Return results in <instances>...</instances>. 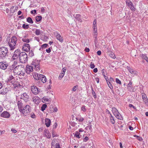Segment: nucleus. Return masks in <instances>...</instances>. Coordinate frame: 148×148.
<instances>
[{
  "label": "nucleus",
  "instance_id": "obj_1",
  "mask_svg": "<svg viewBox=\"0 0 148 148\" xmlns=\"http://www.w3.org/2000/svg\"><path fill=\"white\" fill-rule=\"evenodd\" d=\"M13 72L14 73L20 75H23L25 74V70L22 65H18L14 68Z\"/></svg>",
  "mask_w": 148,
  "mask_h": 148
},
{
  "label": "nucleus",
  "instance_id": "obj_2",
  "mask_svg": "<svg viewBox=\"0 0 148 148\" xmlns=\"http://www.w3.org/2000/svg\"><path fill=\"white\" fill-rule=\"evenodd\" d=\"M8 49L5 47H0V58L3 59L8 56Z\"/></svg>",
  "mask_w": 148,
  "mask_h": 148
},
{
  "label": "nucleus",
  "instance_id": "obj_3",
  "mask_svg": "<svg viewBox=\"0 0 148 148\" xmlns=\"http://www.w3.org/2000/svg\"><path fill=\"white\" fill-rule=\"evenodd\" d=\"M19 61L23 63H26L27 61V56L26 53L24 52H21L19 58Z\"/></svg>",
  "mask_w": 148,
  "mask_h": 148
},
{
  "label": "nucleus",
  "instance_id": "obj_4",
  "mask_svg": "<svg viewBox=\"0 0 148 148\" xmlns=\"http://www.w3.org/2000/svg\"><path fill=\"white\" fill-rule=\"evenodd\" d=\"M22 110H23V112H20L24 116H26L28 113L30 112L31 110L30 107L29 105H26L25 107L22 108Z\"/></svg>",
  "mask_w": 148,
  "mask_h": 148
},
{
  "label": "nucleus",
  "instance_id": "obj_5",
  "mask_svg": "<svg viewBox=\"0 0 148 148\" xmlns=\"http://www.w3.org/2000/svg\"><path fill=\"white\" fill-rule=\"evenodd\" d=\"M39 64V61L36 60H34L32 63L33 66L34 67L35 70L36 71H39L40 69Z\"/></svg>",
  "mask_w": 148,
  "mask_h": 148
},
{
  "label": "nucleus",
  "instance_id": "obj_6",
  "mask_svg": "<svg viewBox=\"0 0 148 148\" xmlns=\"http://www.w3.org/2000/svg\"><path fill=\"white\" fill-rule=\"evenodd\" d=\"M21 52L19 49H17L14 52V54L12 56V59L14 60L18 58V57L19 58Z\"/></svg>",
  "mask_w": 148,
  "mask_h": 148
},
{
  "label": "nucleus",
  "instance_id": "obj_7",
  "mask_svg": "<svg viewBox=\"0 0 148 148\" xmlns=\"http://www.w3.org/2000/svg\"><path fill=\"white\" fill-rule=\"evenodd\" d=\"M21 99H23L25 102L29 101V97L27 93L25 92L21 94Z\"/></svg>",
  "mask_w": 148,
  "mask_h": 148
},
{
  "label": "nucleus",
  "instance_id": "obj_8",
  "mask_svg": "<svg viewBox=\"0 0 148 148\" xmlns=\"http://www.w3.org/2000/svg\"><path fill=\"white\" fill-rule=\"evenodd\" d=\"M8 65L5 62H0V68L5 70L7 69Z\"/></svg>",
  "mask_w": 148,
  "mask_h": 148
},
{
  "label": "nucleus",
  "instance_id": "obj_9",
  "mask_svg": "<svg viewBox=\"0 0 148 148\" xmlns=\"http://www.w3.org/2000/svg\"><path fill=\"white\" fill-rule=\"evenodd\" d=\"M17 106L19 111L20 112H23V110L22 109L23 108L24 106L23 103H22V101L21 100L18 101L17 102Z\"/></svg>",
  "mask_w": 148,
  "mask_h": 148
},
{
  "label": "nucleus",
  "instance_id": "obj_10",
  "mask_svg": "<svg viewBox=\"0 0 148 148\" xmlns=\"http://www.w3.org/2000/svg\"><path fill=\"white\" fill-rule=\"evenodd\" d=\"M54 34L56 36L57 39L59 41L61 42L63 41V40L62 38V37L60 34L58 33V32H56L54 33Z\"/></svg>",
  "mask_w": 148,
  "mask_h": 148
},
{
  "label": "nucleus",
  "instance_id": "obj_11",
  "mask_svg": "<svg viewBox=\"0 0 148 148\" xmlns=\"http://www.w3.org/2000/svg\"><path fill=\"white\" fill-rule=\"evenodd\" d=\"M126 4L132 10H135V8L131 1H126Z\"/></svg>",
  "mask_w": 148,
  "mask_h": 148
},
{
  "label": "nucleus",
  "instance_id": "obj_12",
  "mask_svg": "<svg viewBox=\"0 0 148 148\" xmlns=\"http://www.w3.org/2000/svg\"><path fill=\"white\" fill-rule=\"evenodd\" d=\"M1 116L3 117L8 118L10 116L9 113L7 111L3 112L1 115Z\"/></svg>",
  "mask_w": 148,
  "mask_h": 148
},
{
  "label": "nucleus",
  "instance_id": "obj_13",
  "mask_svg": "<svg viewBox=\"0 0 148 148\" xmlns=\"http://www.w3.org/2000/svg\"><path fill=\"white\" fill-rule=\"evenodd\" d=\"M31 90L33 93L35 95L38 94L39 92L38 88L35 86H33L32 87Z\"/></svg>",
  "mask_w": 148,
  "mask_h": 148
},
{
  "label": "nucleus",
  "instance_id": "obj_14",
  "mask_svg": "<svg viewBox=\"0 0 148 148\" xmlns=\"http://www.w3.org/2000/svg\"><path fill=\"white\" fill-rule=\"evenodd\" d=\"M8 45L10 48V50H13L16 47V44L11 41L8 42Z\"/></svg>",
  "mask_w": 148,
  "mask_h": 148
},
{
  "label": "nucleus",
  "instance_id": "obj_15",
  "mask_svg": "<svg viewBox=\"0 0 148 148\" xmlns=\"http://www.w3.org/2000/svg\"><path fill=\"white\" fill-rule=\"evenodd\" d=\"M127 68L128 71L131 74L134 75H136L137 74V72L136 71L134 70L129 66H127Z\"/></svg>",
  "mask_w": 148,
  "mask_h": 148
},
{
  "label": "nucleus",
  "instance_id": "obj_16",
  "mask_svg": "<svg viewBox=\"0 0 148 148\" xmlns=\"http://www.w3.org/2000/svg\"><path fill=\"white\" fill-rule=\"evenodd\" d=\"M23 49L25 51H29L30 49V47L29 44L25 43L23 46Z\"/></svg>",
  "mask_w": 148,
  "mask_h": 148
},
{
  "label": "nucleus",
  "instance_id": "obj_17",
  "mask_svg": "<svg viewBox=\"0 0 148 148\" xmlns=\"http://www.w3.org/2000/svg\"><path fill=\"white\" fill-rule=\"evenodd\" d=\"M33 66L27 65L26 66V71L27 73L29 74L30 72H32L33 71Z\"/></svg>",
  "mask_w": 148,
  "mask_h": 148
},
{
  "label": "nucleus",
  "instance_id": "obj_18",
  "mask_svg": "<svg viewBox=\"0 0 148 148\" xmlns=\"http://www.w3.org/2000/svg\"><path fill=\"white\" fill-rule=\"evenodd\" d=\"M142 98L143 99V101L147 105H148V101L146 95L145 94H143L142 95Z\"/></svg>",
  "mask_w": 148,
  "mask_h": 148
},
{
  "label": "nucleus",
  "instance_id": "obj_19",
  "mask_svg": "<svg viewBox=\"0 0 148 148\" xmlns=\"http://www.w3.org/2000/svg\"><path fill=\"white\" fill-rule=\"evenodd\" d=\"M40 80L43 83H45L46 81V78L45 76L42 75L40 74Z\"/></svg>",
  "mask_w": 148,
  "mask_h": 148
},
{
  "label": "nucleus",
  "instance_id": "obj_20",
  "mask_svg": "<svg viewBox=\"0 0 148 148\" xmlns=\"http://www.w3.org/2000/svg\"><path fill=\"white\" fill-rule=\"evenodd\" d=\"M51 121L50 119L48 118H46L45 120V123L47 127H49L50 125Z\"/></svg>",
  "mask_w": 148,
  "mask_h": 148
},
{
  "label": "nucleus",
  "instance_id": "obj_21",
  "mask_svg": "<svg viewBox=\"0 0 148 148\" xmlns=\"http://www.w3.org/2000/svg\"><path fill=\"white\" fill-rule=\"evenodd\" d=\"M8 88H7L3 89L0 91V94L1 95H5L6 94L8 91Z\"/></svg>",
  "mask_w": 148,
  "mask_h": 148
},
{
  "label": "nucleus",
  "instance_id": "obj_22",
  "mask_svg": "<svg viewBox=\"0 0 148 148\" xmlns=\"http://www.w3.org/2000/svg\"><path fill=\"white\" fill-rule=\"evenodd\" d=\"M101 72L103 75L104 77L106 82L109 80V79L107 77H106L105 75V73H106V71L104 69H102L101 71Z\"/></svg>",
  "mask_w": 148,
  "mask_h": 148
},
{
  "label": "nucleus",
  "instance_id": "obj_23",
  "mask_svg": "<svg viewBox=\"0 0 148 148\" xmlns=\"http://www.w3.org/2000/svg\"><path fill=\"white\" fill-rule=\"evenodd\" d=\"M17 40V39L16 37L15 36H13L11 38V40L10 41L16 44Z\"/></svg>",
  "mask_w": 148,
  "mask_h": 148
},
{
  "label": "nucleus",
  "instance_id": "obj_24",
  "mask_svg": "<svg viewBox=\"0 0 148 148\" xmlns=\"http://www.w3.org/2000/svg\"><path fill=\"white\" fill-rule=\"evenodd\" d=\"M74 16L75 17V18L77 19L78 21H79L80 22H82V20L80 18L81 15L79 14H77L75 16Z\"/></svg>",
  "mask_w": 148,
  "mask_h": 148
},
{
  "label": "nucleus",
  "instance_id": "obj_25",
  "mask_svg": "<svg viewBox=\"0 0 148 148\" xmlns=\"http://www.w3.org/2000/svg\"><path fill=\"white\" fill-rule=\"evenodd\" d=\"M112 111L114 115L119 112L114 107L112 108Z\"/></svg>",
  "mask_w": 148,
  "mask_h": 148
},
{
  "label": "nucleus",
  "instance_id": "obj_26",
  "mask_svg": "<svg viewBox=\"0 0 148 148\" xmlns=\"http://www.w3.org/2000/svg\"><path fill=\"white\" fill-rule=\"evenodd\" d=\"M22 38V40L24 42L28 43L29 42L30 40L28 38H26V36H23Z\"/></svg>",
  "mask_w": 148,
  "mask_h": 148
},
{
  "label": "nucleus",
  "instance_id": "obj_27",
  "mask_svg": "<svg viewBox=\"0 0 148 148\" xmlns=\"http://www.w3.org/2000/svg\"><path fill=\"white\" fill-rule=\"evenodd\" d=\"M40 75H38L37 73H36L33 75V77L34 79H35L37 81L40 80Z\"/></svg>",
  "mask_w": 148,
  "mask_h": 148
},
{
  "label": "nucleus",
  "instance_id": "obj_28",
  "mask_svg": "<svg viewBox=\"0 0 148 148\" xmlns=\"http://www.w3.org/2000/svg\"><path fill=\"white\" fill-rule=\"evenodd\" d=\"M114 116L117 119H119L121 120L122 119L121 115L119 112L116 114V115H114Z\"/></svg>",
  "mask_w": 148,
  "mask_h": 148
},
{
  "label": "nucleus",
  "instance_id": "obj_29",
  "mask_svg": "<svg viewBox=\"0 0 148 148\" xmlns=\"http://www.w3.org/2000/svg\"><path fill=\"white\" fill-rule=\"evenodd\" d=\"M8 82H12V80H14V78L12 75H11L8 78Z\"/></svg>",
  "mask_w": 148,
  "mask_h": 148
},
{
  "label": "nucleus",
  "instance_id": "obj_30",
  "mask_svg": "<svg viewBox=\"0 0 148 148\" xmlns=\"http://www.w3.org/2000/svg\"><path fill=\"white\" fill-rule=\"evenodd\" d=\"M17 64V61H14L13 64H12V65L11 66L10 68V69L11 70H14V68L15 67V66H16V65Z\"/></svg>",
  "mask_w": 148,
  "mask_h": 148
},
{
  "label": "nucleus",
  "instance_id": "obj_31",
  "mask_svg": "<svg viewBox=\"0 0 148 148\" xmlns=\"http://www.w3.org/2000/svg\"><path fill=\"white\" fill-rule=\"evenodd\" d=\"M132 83L131 82V80L130 81L129 83L127 84V89H128L129 90L130 89H132Z\"/></svg>",
  "mask_w": 148,
  "mask_h": 148
},
{
  "label": "nucleus",
  "instance_id": "obj_32",
  "mask_svg": "<svg viewBox=\"0 0 148 148\" xmlns=\"http://www.w3.org/2000/svg\"><path fill=\"white\" fill-rule=\"evenodd\" d=\"M42 32V31H40V30L36 29L35 33L37 35H39Z\"/></svg>",
  "mask_w": 148,
  "mask_h": 148
},
{
  "label": "nucleus",
  "instance_id": "obj_33",
  "mask_svg": "<svg viewBox=\"0 0 148 148\" xmlns=\"http://www.w3.org/2000/svg\"><path fill=\"white\" fill-rule=\"evenodd\" d=\"M17 8V7L15 6H12L10 10V12L12 13H14L15 12V10H16V8Z\"/></svg>",
  "mask_w": 148,
  "mask_h": 148
},
{
  "label": "nucleus",
  "instance_id": "obj_34",
  "mask_svg": "<svg viewBox=\"0 0 148 148\" xmlns=\"http://www.w3.org/2000/svg\"><path fill=\"white\" fill-rule=\"evenodd\" d=\"M93 27L94 30H95V29L97 28V21L96 19H95L94 21Z\"/></svg>",
  "mask_w": 148,
  "mask_h": 148
},
{
  "label": "nucleus",
  "instance_id": "obj_35",
  "mask_svg": "<svg viewBox=\"0 0 148 148\" xmlns=\"http://www.w3.org/2000/svg\"><path fill=\"white\" fill-rule=\"evenodd\" d=\"M141 57L143 59L145 60L147 62H148V58L146 55L142 54Z\"/></svg>",
  "mask_w": 148,
  "mask_h": 148
},
{
  "label": "nucleus",
  "instance_id": "obj_36",
  "mask_svg": "<svg viewBox=\"0 0 148 148\" xmlns=\"http://www.w3.org/2000/svg\"><path fill=\"white\" fill-rule=\"evenodd\" d=\"M27 21L30 23L32 24L33 23V21L31 17H28L27 18Z\"/></svg>",
  "mask_w": 148,
  "mask_h": 148
},
{
  "label": "nucleus",
  "instance_id": "obj_37",
  "mask_svg": "<svg viewBox=\"0 0 148 148\" xmlns=\"http://www.w3.org/2000/svg\"><path fill=\"white\" fill-rule=\"evenodd\" d=\"M42 16H38L36 17V22H39L41 21L42 19Z\"/></svg>",
  "mask_w": 148,
  "mask_h": 148
},
{
  "label": "nucleus",
  "instance_id": "obj_38",
  "mask_svg": "<svg viewBox=\"0 0 148 148\" xmlns=\"http://www.w3.org/2000/svg\"><path fill=\"white\" fill-rule=\"evenodd\" d=\"M110 119L111 122L113 124H114L115 123V121L113 116L112 114H111V116H110Z\"/></svg>",
  "mask_w": 148,
  "mask_h": 148
},
{
  "label": "nucleus",
  "instance_id": "obj_39",
  "mask_svg": "<svg viewBox=\"0 0 148 148\" xmlns=\"http://www.w3.org/2000/svg\"><path fill=\"white\" fill-rule=\"evenodd\" d=\"M13 84L14 88H15L16 87H18V86H19L20 85V84L16 82L13 83Z\"/></svg>",
  "mask_w": 148,
  "mask_h": 148
},
{
  "label": "nucleus",
  "instance_id": "obj_40",
  "mask_svg": "<svg viewBox=\"0 0 148 148\" xmlns=\"http://www.w3.org/2000/svg\"><path fill=\"white\" fill-rule=\"evenodd\" d=\"M107 83L109 87L111 89H112L113 88V86H112V84L110 83V82L109 81H107Z\"/></svg>",
  "mask_w": 148,
  "mask_h": 148
},
{
  "label": "nucleus",
  "instance_id": "obj_41",
  "mask_svg": "<svg viewBox=\"0 0 148 148\" xmlns=\"http://www.w3.org/2000/svg\"><path fill=\"white\" fill-rule=\"evenodd\" d=\"M86 130H89L91 131L92 125L91 124H89L85 128Z\"/></svg>",
  "mask_w": 148,
  "mask_h": 148
},
{
  "label": "nucleus",
  "instance_id": "obj_42",
  "mask_svg": "<svg viewBox=\"0 0 148 148\" xmlns=\"http://www.w3.org/2000/svg\"><path fill=\"white\" fill-rule=\"evenodd\" d=\"M47 107V105L45 104H43L42 105L41 107V110L42 111H44Z\"/></svg>",
  "mask_w": 148,
  "mask_h": 148
},
{
  "label": "nucleus",
  "instance_id": "obj_43",
  "mask_svg": "<svg viewBox=\"0 0 148 148\" xmlns=\"http://www.w3.org/2000/svg\"><path fill=\"white\" fill-rule=\"evenodd\" d=\"M109 56L111 58L113 59H114L116 58V57L114 53L113 52H111L109 54Z\"/></svg>",
  "mask_w": 148,
  "mask_h": 148
},
{
  "label": "nucleus",
  "instance_id": "obj_44",
  "mask_svg": "<svg viewBox=\"0 0 148 148\" xmlns=\"http://www.w3.org/2000/svg\"><path fill=\"white\" fill-rule=\"evenodd\" d=\"M48 46V45L47 44H45L41 46V48L42 49H45V48H47V46Z\"/></svg>",
  "mask_w": 148,
  "mask_h": 148
},
{
  "label": "nucleus",
  "instance_id": "obj_45",
  "mask_svg": "<svg viewBox=\"0 0 148 148\" xmlns=\"http://www.w3.org/2000/svg\"><path fill=\"white\" fill-rule=\"evenodd\" d=\"M76 119L77 120H78V121L79 122H82L84 120V118L81 117H78L77 118H76Z\"/></svg>",
  "mask_w": 148,
  "mask_h": 148
},
{
  "label": "nucleus",
  "instance_id": "obj_46",
  "mask_svg": "<svg viewBox=\"0 0 148 148\" xmlns=\"http://www.w3.org/2000/svg\"><path fill=\"white\" fill-rule=\"evenodd\" d=\"M79 133L78 132H76L75 135V136L76 137L79 138H80L79 136Z\"/></svg>",
  "mask_w": 148,
  "mask_h": 148
},
{
  "label": "nucleus",
  "instance_id": "obj_47",
  "mask_svg": "<svg viewBox=\"0 0 148 148\" xmlns=\"http://www.w3.org/2000/svg\"><path fill=\"white\" fill-rule=\"evenodd\" d=\"M29 56L31 57H32L34 56V52L32 50H31L30 51H29Z\"/></svg>",
  "mask_w": 148,
  "mask_h": 148
},
{
  "label": "nucleus",
  "instance_id": "obj_48",
  "mask_svg": "<svg viewBox=\"0 0 148 148\" xmlns=\"http://www.w3.org/2000/svg\"><path fill=\"white\" fill-rule=\"evenodd\" d=\"M64 73H60L58 77L59 79L61 80L62 79V78L64 76Z\"/></svg>",
  "mask_w": 148,
  "mask_h": 148
},
{
  "label": "nucleus",
  "instance_id": "obj_49",
  "mask_svg": "<svg viewBox=\"0 0 148 148\" xmlns=\"http://www.w3.org/2000/svg\"><path fill=\"white\" fill-rule=\"evenodd\" d=\"M22 27L23 28H24L25 29H28L29 27V25H26L25 24H23V25Z\"/></svg>",
  "mask_w": 148,
  "mask_h": 148
},
{
  "label": "nucleus",
  "instance_id": "obj_50",
  "mask_svg": "<svg viewBox=\"0 0 148 148\" xmlns=\"http://www.w3.org/2000/svg\"><path fill=\"white\" fill-rule=\"evenodd\" d=\"M57 143H56L55 141H52L51 143V147L52 148H53V147L56 145V144H57Z\"/></svg>",
  "mask_w": 148,
  "mask_h": 148
},
{
  "label": "nucleus",
  "instance_id": "obj_51",
  "mask_svg": "<svg viewBox=\"0 0 148 148\" xmlns=\"http://www.w3.org/2000/svg\"><path fill=\"white\" fill-rule=\"evenodd\" d=\"M42 99L44 101L46 102L49 101H50V99H48L46 98L45 97H44Z\"/></svg>",
  "mask_w": 148,
  "mask_h": 148
},
{
  "label": "nucleus",
  "instance_id": "obj_52",
  "mask_svg": "<svg viewBox=\"0 0 148 148\" xmlns=\"http://www.w3.org/2000/svg\"><path fill=\"white\" fill-rule=\"evenodd\" d=\"M86 107L84 106L82 107H81V110L82 111H83L84 112H85L86 111V109L85 108Z\"/></svg>",
  "mask_w": 148,
  "mask_h": 148
},
{
  "label": "nucleus",
  "instance_id": "obj_53",
  "mask_svg": "<svg viewBox=\"0 0 148 148\" xmlns=\"http://www.w3.org/2000/svg\"><path fill=\"white\" fill-rule=\"evenodd\" d=\"M92 95L95 98L96 97V95L95 92L94 90L92 88Z\"/></svg>",
  "mask_w": 148,
  "mask_h": 148
},
{
  "label": "nucleus",
  "instance_id": "obj_54",
  "mask_svg": "<svg viewBox=\"0 0 148 148\" xmlns=\"http://www.w3.org/2000/svg\"><path fill=\"white\" fill-rule=\"evenodd\" d=\"M116 82L117 83L119 84H121V81L118 78L116 79Z\"/></svg>",
  "mask_w": 148,
  "mask_h": 148
},
{
  "label": "nucleus",
  "instance_id": "obj_55",
  "mask_svg": "<svg viewBox=\"0 0 148 148\" xmlns=\"http://www.w3.org/2000/svg\"><path fill=\"white\" fill-rule=\"evenodd\" d=\"M78 88L77 86H75L73 87L72 89V91H75L76 90V88Z\"/></svg>",
  "mask_w": 148,
  "mask_h": 148
},
{
  "label": "nucleus",
  "instance_id": "obj_56",
  "mask_svg": "<svg viewBox=\"0 0 148 148\" xmlns=\"http://www.w3.org/2000/svg\"><path fill=\"white\" fill-rule=\"evenodd\" d=\"M90 68L92 69L95 68V65L92 64V62H91V64H90Z\"/></svg>",
  "mask_w": 148,
  "mask_h": 148
},
{
  "label": "nucleus",
  "instance_id": "obj_57",
  "mask_svg": "<svg viewBox=\"0 0 148 148\" xmlns=\"http://www.w3.org/2000/svg\"><path fill=\"white\" fill-rule=\"evenodd\" d=\"M88 140V138L86 136L85 137V138L84 139V142L87 141Z\"/></svg>",
  "mask_w": 148,
  "mask_h": 148
},
{
  "label": "nucleus",
  "instance_id": "obj_58",
  "mask_svg": "<svg viewBox=\"0 0 148 148\" xmlns=\"http://www.w3.org/2000/svg\"><path fill=\"white\" fill-rule=\"evenodd\" d=\"M137 139L138 140H139L140 141H141L143 140V139L142 137L139 136H137Z\"/></svg>",
  "mask_w": 148,
  "mask_h": 148
},
{
  "label": "nucleus",
  "instance_id": "obj_59",
  "mask_svg": "<svg viewBox=\"0 0 148 148\" xmlns=\"http://www.w3.org/2000/svg\"><path fill=\"white\" fill-rule=\"evenodd\" d=\"M46 51L47 53H49L51 51V49L50 48H49L46 50Z\"/></svg>",
  "mask_w": 148,
  "mask_h": 148
},
{
  "label": "nucleus",
  "instance_id": "obj_60",
  "mask_svg": "<svg viewBox=\"0 0 148 148\" xmlns=\"http://www.w3.org/2000/svg\"><path fill=\"white\" fill-rule=\"evenodd\" d=\"M41 12L42 13H44L45 12V10L43 7H42L41 8Z\"/></svg>",
  "mask_w": 148,
  "mask_h": 148
},
{
  "label": "nucleus",
  "instance_id": "obj_61",
  "mask_svg": "<svg viewBox=\"0 0 148 148\" xmlns=\"http://www.w3.org/2000/svg\"><path fill=\"white\" fill-rule=\"evenodd\" d=\"M31 117L33 118H35V115L34 113H32Z\"/></svg>",
  "mask_w": 148,
  "mask_h": 148
},
{
  "label": "nucleus",
  "instance_id": "obj_62",
  "mask_svg": "<svg viewBox=\"0 0 148 148\" xmlns=\"http://www.w3.org/2000/svg\"><path fill=\"white\" fill-rule=\"evenodd\" d=\"M58 124L57 123H56L54 124V125L53 126V129H55L57 127V126Z\"/></svg>",
  "mask_w": 148,
  "mask_h": 148
},
{
  "label": "nucleus",
  "instance_id": "obj_63",
  "mask_svg": "<svg viewBox=\"0 0 148 148\" xmlns=\"http://www.w3.org/2000/svg\"><path fill=\"white\" fill-rule=\"evenodd\" d=\"M85 51H86V52H89L90 51V49L88 48H87V47H86L85 49Z\"/></svg>",
  "mask_w": 148,
  "mask_h": 148
},
{
  "label": "nucleus",
  "instance_id": "obj_64",
  "mask_svg": "<svg viewBox=\"0 0 148 148\" xmlns=\"http://www.w3.org/2000/svg\"><path fill=\"white\" fill-rule=\"evenodd\" d=\"M58 110L57 108L56 107H54L53 108V111L54 112H56Z\"/></svg>",
  "mask_w": 148,
  "mask_h": 148
}]
</instances>
